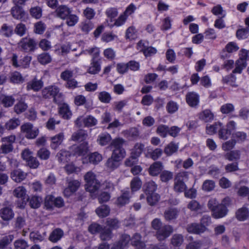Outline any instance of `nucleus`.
Returning a JSON list of instances; mask_svg holds the SVG:
<instances>
[{"label":"nucleus","mask_w":249,"mask_h":249,"mask_svg":"<svg viewBox=\"0 0 249 249\" xmlns=\"http://www.w3.org/2000/svg\"><path fill=\"white\" fill-rule=\"evenodd\" d=\"M87 52L92 56L90 66L87 71L91 74H97L101 71V68L102 61L100 56V50L97 47H92L87 50Z\"/></svg>","instance_id":"1"},{"label":"nucleus","mask_w":249,"mask_h":249,"mask_svg":"<svg viewBox=\"0 0 249 249\" xmlns=\"http://www.w3.org/2000/svg\"><path fill=\"white\" fill-rule=\"evenodd\" d=\"M85 189L87 192L94 193L97 191L100 186V182L96 179L95 175L92 172H87L85 176Z\"/></svg>","instance_id":"2"},{"label":"nucleus","mask_w":249,"mask_h":249,"mask_svg":"<svg viewBox=\"0 0 249 249\" xmlns=\"http://www.w3.org/2000/svg\"><path fill=\"white\" fill-rule=\"evenodd\" d=\"M18 45L20 50L26 53L34 52L38 48L36 41L34 38L27 36L22 38Z\"/></svg>","instance_id":"3"},{"label":"nucleus","mask_w":249,"mask_h":249,"mask_svg":"<svg viewBox=\"0 0 249 249\" xmlns=\"http://www.w3.org/2000/svg\"><path fill=\"white\" fill-rule=\"evenodd\" d=\"M65 205L64 199L61 196L55 197L52 195H47L44 200V207L46 210H52L54 208H61Z\"/></svg>","instance_id":"4"},{"label":"nucleus","mask_w":249,"mask_h":249,"mask_svg":"<svg viewBox=\"0 0 249 249\" xmlns=\"http://www.w3.org/2000/svg\"><path fill=\"white\" fill-rule=\"evenodd\" d=\"M236 128V124L234 121H230L226 125H224L221 123V126L218 129V137L224 140H227L232 135Z\"/></svg>","instance_id":"5"},{"label":"nucleus","mask_w":249,"mask_h":249,"mask_svg":"<svg viewBox=\"0 0 249 249\" xmlns=\"http://www.w3.org/2000/svg\"><path fill=\"white\" fill-rule=\"evenodd\" d=\"M20 130L27 139H34L39 134L38 129L34 128L33 124L30 123H26L22 124Z\"/></svg>","instance_id":"6"},{"label":"nucleus","mask_w":249,"mask_h":249,"mask_svg":"<svg viewBox=\"0 0 249 249\" xmlns=\"http://www.w3.org/2000/svg\"><path fill=\"white\" fill-rule=\"evenodd\" d=\"M89 151V144L84 142L78 145H73L71 148L72 155L77 157L86 156Z\"/></svg>","instance_id":"7"},{"label":"nucleus","mask_w":249,"mask_h":249,"mask_svg":"<svg viewBox=\"0 0 249 249\" xmlns=\"http://www.w3.org/2000/svg\"><path fill=\"white\" fill-rule=\"evenodd\" d=\"M59 92V89L57 87L49 86L45 87L42 90V95L44 99L53 98L54 103L58 104L57 96Z\"/></svg>","instance_id":"8"},{"label":"nucleus","mask_w":249,"mask_h":249,"mask_svg":"<svg viewBox=\"0 0 249 249\" xmlns=\"http://www.w3.org/2000/svg\"><path fill=\"white\" fill-rule=\"evenodd\" d=\"M130 240L129 235L123 233L120 235L119 240L113 244L110 249H124L128 246Z\"/></svg>","instance_id":"9"},{"label":"nucleus","mask_w":249,"mask_h":249,"mask_svg":"<svg viewBox=\"0 0 249 249\" xmlns=\"http://www.w3.org/2000/svg\"><path fill=\"white\" fill-rule=\"evenodd\" d=\"M173 229L172 226L164 225L156 231V236L159 241H161L168 238L173 232Z\"/></svg>","instance_id":"10"},{"label":"nucleus","mask_w":249,"mask_h":249,"mask_svg":"<svg viewBox=\"0 0 249 249\" xmlns=\"http://www.w3.org/2000/svg\"><path fill=\"white\" fill-rule=\"evenodd\" d=\"M80 186V182L77 180L69 181L68 186L64 190V196L66 197L72 196L78 190Z\"/></svg>","instance_id":"11"},{"label":"nucleus","mask_w":249,"mask_h":249,"mask_svg":"<svg viewBox=\"0 0 249 249\" xmlns=\"http://www.w3.org/2000/svg\"><path fill=\"white\" fill-rule=\"evenodd\" d=\"M13 17L16 19L25 21L28 18V14L25 12L23 8L19 5H16L11 10Z\"/></svg>","instance_id":"12"},{"label":"nucleus","mask_w":249,"mask_h":249,"mask_svg":"<svg viewBox=\"0 0 249 249\" xmlns=\"http://www.w3.org/2000/svg\"><path fill=\"white\" fill-rule=\"evenodd\" d=\"M44 86V83L41 79H37L35 77L27 83L26 89L27 90H33L35 92L39 91Z\"/></svg>","instance_id":"13"},{"label":"nucleus","mask_w":249,"mask_h":249,"mask_svg":"<svg viewBox=\"0 0 249 249\" xmlns=\"http://www.w3.org/2000/svg\"><path fill=\"white\" fill-rule=\"evenodd\" d=\"M199 94L195 91L188 92L186 95V103L192 107H196L199 103Z\"/></svg>","instance_id":"14"},{"label":"nucleus","mask_w":249,"mask_h":249,"mask_svg":"<svg viewBox=\"0 0 249 249\" xmlns=\"http://www.w3.org/2000/svg\"><path fill=\"white\" fill-rule=\"evenodd\" d=\"M163 168V165L161 161H155L149 167L148 173L152 177H157L161 174Z\"/></svg>","instance_id":"15"},{"label":"nucleus","mask_w":249,"mask_h":249,"mask_svg":"<svg viewBox=\"0 0 249 249\" xmlns=\"http://www.w3.org/2000/svg\"><path fill=\"white\" fill-rule=\"evenodd\" d=\"M14 215V211L10 206H5L0 209V217L4 221L12 220Z\"/></svg>","instance_id":"16"},{"label":"nucleus","mask_w":249,"mask_h":249,"mask_svg":"<svg viewBox=\"0 0 249 249\" xmlns=\"http://www.w3.org/2000/svg\"><path fill=\"white\" fill-rule=\"evenodd\" d=\"M58 113L62 118L65 120H70L72 116V112L69 105L63 103L58 107Z\"/></svg>","instance_id":"17"},{"label":"nucleus","mask_w":249,"mask_h":249,"mask_svg":"<svg viewBox=\"0 0 249 249\" xmlns=\"http://www.w3.org/2000/svg\"><path fill=\"white\" fill-rule=\"evenodd\" d=\"M131 244L135 249H145L146 245L142 241V236L139 233H135L131 238Z\"/></svg>","instance_id":"18"},{"label":"nucleus","mask_w":249,"mask_h":249,"mask_svg":"<svg viewBox=\"0 0 249 249\" xmlns=\"http://www.w3.org/2000/svg\"><path fill=\"white\" fill-rule=\"evenodd\" d=\"M14 195L18 197L21 198L22 200V204L19 207L20 208H24L26 204V190L23 186H19L16 188L13 192Z\"/></svg>","instance_id":"19"},{"label":"nucleus","mask_w":249,"mask_h":249,"mask_svg":"<svg viewBox=\"0 0 249 249\" xmlns=\"http://www.w3.org/2000/svg\"><path fill=\"white\" fill-rule=\"evenodd\" d=\"M64 231L59 228L54 229L50 233L48 239L52 243H57L64 236Z\"/></svg>","instance_id":"20"},{"label":"nucleus","mask_w":249,"mask_h":249,"mask_svg":"<svg viewBox=\"0 0 249 249\" xmlns=\"http://www.w3.org/2000/svg\"><path fill=\"white\" fill-rule=\"evenodd\" d=\"M187 189L182 176L178 175L175 179L174 190L176 192L181 193Z\"/></svg>","instance_id":"21"},{"label":"nucleus","mask_w":249,"mask_h":249,"mask_svg":"<svg viewBox=\"0 0 249 249\" xmlns=\"http://www.w3.org/2000/svg\"><path fill=\"white\" fill-rule=\"evenodd\" d=\"M15 102V99L12 95L1 94L0 95V104L4 107H12Z\"/></svg>","instance_id":"22"},{"label":"nucleus","mask_w":249,"mask_h":249,"mask_svg":"<svg viewBox=\"0 0 249 249\" xmlns=\"http://www.w3.org/2000/svg\"><path fill=\"white\" fill-rule=\"evenodd\" d=\"M57 16L64 20L72 12L71 9L65 5L59 6L55 10Z\"/></svg>","instance_id":"23"},{"label":"nucleus","mask_w":249,"mask_h":249,"mask_svg":"<svg viewBox=\"0 0 249 249\" xmlns=\"http://www.w3.org/2000/svg\"><path fill=\"white\" fill-rule=\"evenodd\" d=\"M124 135L129 140H137L140 136V132L137 127H131L128 130L124 131Z\"/></svg>","instance_id":"24"},{"label":"nucleus","mask_w":249,"mask_h":249,"mask_svg":"<svg viewBox=\"0 0 249 249\" xmlns=\"http://www.w3.org/2000/svg\"><path fill=\"white\" fill-rule=\"evenodd\" d=\"M228 211V208L225 205L220 204L218 205L217 208H216L215 211H213L212 212V214L213 217L215 218H220L226 216L227 214Z\"/></svg>","instance_id":"25"},{"label":"nucleus","mask_w":249,"mask_h":249,"mask_svg":"<svg viewBox=\"0 0 249 249\" xmlns=\"http://www.w3.org/2000/svg\"><path fill=\"white\" fill-rule=\"evenodd\" d=\"M64 139L63 133H59L51 138V147L52 149L56 150L61 144Z\"/></svg>","instance_id":"26"},{"label":"nucleus","mask_w":249,"mask_h":249,"mask_svg":"<svg viewBox=\"0 0 249 249\" xmlns=\"http://www.w3.org/2000/svg\"><path fill=\"white\" fill-rule=\"evenodd\" d=\"M187 231L189 233L199 234L205 232L204 227L200 226L199 224L193 223L188 225Z\"/></svg>","instance_id":"27"},{"label":"nucleus","mask_w":249,"mask_h":249,"mask_svg":"<svg viewBox=\"0 0 249 249\" xmlns=\"http://www.w3.org/2000/svg\"><path fill=\"white\" fill-rule=\"evenodd\" d=\"M237 219L239 221H244L249 217V210L246 207H242L237 210L235 213Z\"/></svg>","instance_id":"28"},{"label":"nucleus","mask_w":249,"mask_h":249,"mask_svg":"<svg viewBox=\"0 0 249 249\" xmlns=\"http://www.w3.org/2000/svg\"><path fill=\"white\" fill-rule=\"evenodd\" d=\"M129 192L127 191H125L123 192L122 195L117 198L116 204L118 206L120 207L128 204L129 202Z\"/></svg>","instance_id":"29"},{"label":"nucleus","mask_w":249,"mask_h":249,"mask_svg":"<svg viewBox=\"0 0 249 249\" xmlns=\"http://www.w3.org/2000/svg\"><path fill=\"white\" fill-rule=\"evenodd\" d=\"M178 213L177 208H169L164 213V218L167 221L176 219L178 216Z\"/></svg>","instance_id":"30"},{"label":"nucleus","mask_w":249,"mask_h":249,"mask_svg":"<svg viewBox=\"0 0 249 249\" xmlns=\"http://www.w3.org/2000/svg\"><path fill=\"white\" fill-rule=\"evenodd\" d=\"M224 157L230 161H238L241 157V152L238 150H231L225 154Z\"/></svg>","instance_id":"31"},{"label":"nucleus","mask_w":249,"mask_h":249,"mask_svg":"<svg viewBox=\"0 0 249 249\" xmlns=\"http://www.w3.org/2000/svg\"><path fill=\"white\" fill-rule=\"evenodd\" d=\"M111 136L108 133H102L98 136L97 142L101 146H105L111 142Z\"/></svg>","instance_id":"32"},{"label":"nucleus","mask_w":249,"mask_h":249,"mask_svg":"<svg viewBox=\"0 0 249 249\" xmlns=\"http://www.w3.org/2000/svg\"><path fill=\"white\" fill-rule=\"evenodd\" d=\"M88 137L87 134L83 130H80L74 132L71 136V139L74 142H86Z\"/></svg>","instance_id":"33"},{"label":"nucleus","mask_w":249,"mask_h":249,"mask_svg":"<svg viewBox=\"0 0 249 249\" xmlns=\"http://www.w3.org/2000/svg\"><path fill=\"white\" fill-rule=\"evenodd\" d=\"M27 108V104L22 99H20L15 105L14 110L17 114H20L25 111Z\"/></svg>","instance_id":"34"},{"label":"nucleus","mask_w":249,"mask_h":249,"mask_svg":"<svg viewBox=\"0 0 249 249\" xmlns=\"http://www.w3.org/2000/svg\"><path fill=\"white\" fill-rule=\"evenodd\" d=\"M144 145L142 143H136L133 148L131 154V157L138 159L142 153L144 149Z\"/></svg>","instance_id":"35"},{"label":"nucleus","mask_w":249,"mask_h":249,"mask_svg":"<svg viewBox=\"0 0 249 249\" xmlns=\"http://www.w3.org/2000/svg\"><path fill=\"white\" fill-rule=\"evenodd\" d=\"M99 237L103 241L110 240L112 237V231H111V229L103 226V230L100 232Z\"/></svg>","instance_id":"36"},{"label":"nucleus","mask_w":249,"mask_h":249,"mask_svg":"<svg viewBox=\"0 0 249 249\" xmlns=\"http://www.w3.org/2000/svg\"><path fill=\"white\" fill-rule=\"evenodd\" d=\"M95 212L99 217H106L110 213V208L107 205H102L96 209Z\"/></svg>","instance_id":"37"},{"label":"nucleus","mask_w":249,"mask_h":249,"mask_svg":"<svg viewBox=\"0 0 249 249\" xmlns=\"http://www.w3.org/2000/svg\"><path fill=\"white\" fill-rule=\"evenodd\" d=\"M37 59L40 64L45 65L50 63L52 58L48 53L44 52L38 55Z\"/></svg>","instance_id":"38"},{"label":"nucleus","mask_w":249,"mask_h":249,"mask_svg":"<svg viewBox=\"0 0 249 249\" xmlns=\"http://www.w3.org/2000/svg\"><path fill=\"white\" fill-rule=\"evenodd\" d=\"M178 149V145L173 142H171L165 147L164 152L167 156H170L176 152Z\"/></svg>","instance_id":"39"},{"label":"nucleus","mask_w":249,"mask_h":249,"mask_svg":"<svg viewBox=\"0 0 249 249\" xmlns=\"http://www.w3.org/2000/svg\"><path fill=\"white\" fill-rule=\"evenodd\" d=\"M246 133L243 131H236L232 134L231 138L235 143H242L244 142L247 138Z\"/></svg>","instance_id":"40"},{"label":"nucleus","mask_w":249,"mask_h":249,"mask_svg":"<svg viewBox=\"0 0 249 249\" xmlns=\"http://www.w3.org/2000/svg\"><path fill=\"white\" fill-rule=\"evenodd\" d=\"M11 178L17 182H20L25 178L24 172L20 169L14 170L11 173Z\"/></svg>","instance_id":"41"},{"label":"nucleus","mask_w":249,"mask_h":249,"mask_svg":"<svg viewBox=\"0 0 249 249\" xmlns=\"http://www.w3.org/2000/svg\"><path fill=\"white\" fill-rule=\"evenodd\" d=\"M157 189V185L153 181L146 182L144 185V191L145 195L156 193V191Z\"/></svg>","instance_id":"42"},{"label":"nucleus","mask_w":249,"mask_h":249,"mask_svg":"<svg viewBox=\"0 0 249 249\" xmlns=\"http://www.w3.org/2000/svg\"><path fill=\"white\" fill-rule=\"evenodd\" d=\"M221 126V123L220 122H215L213 124L207 125L206 127V132L208 134L212 135L217 132L218 133V129Z\"/></svg>","instance_id":"43"},{"label":"nucleus","mask_w":249,"mask_h":249,"mask_svg":"<svg viewBox=\"0 0 249 249\" xmlns=\"http://www.w3.org/2000/svg\"><path fill=\"white\" fill-rule=\"evenodd\" d=\"M20 121L18 118H13L5 124V127L8 130H13L20 125Z\"/></svg>","instance_id":"44"},{"label":"nucleus","mask_w":249,"mask_h":249,"mask_svg":"<svg viewBox=\"0 0 249 249\" xmlns=\"http://www.w3.org/2000/svg\"><path fill=\"white\" fill-rule=\"evenodd\" d=\"M80 28L82 32L88 34L93 29L94 25L90 20H85L81 23Z\"/></svg>","instance_id":"45"},{"label":"nucleus","mask_w":249,"mask_h":249,"mask_svg":"<svg viewBox=\"0 0 249 249\" xmlns=\"http://www.w3.org/2000/svg\"><path fill=\"white\" fill-rule=\"evenodd\" d=\"M29 199L30 206L33 209H37L40 207L41 205V202L42 200L41 197L37 196H33Z\"/></svg>","instance_id":"46"},{"label":"nucleus","mask_w":249,"mask_h":249,"mask_svg":"<svg viewBox=\"0 0 249 249\" xmlns=\"http://www.w3.org/2000/svg\"><path fill=\"white\" fill-rule=\"evenodd\" d=\"M125 140L121 137H116L112 140L110 142V146L114 149H122L125 143Z\"/></svg>","instance_id":"47"},{"label":"nucleus","mask_w":249,"mask_h":249,"mask_svg":"<svg viewBox=\"0 0 249 249\" xmlns=\"http://www.w3.org/2000/svg\"><path fill=\"white\" fill-rule=\"evenodd\" d=\"M88 160L90 163L96 165L102 160V156L98 152H94L88 155Z\"/></svg>","instance_id":"48"},{"label":"nucleus","mask_w":249,"mask_h":249,"mask_svg":"<svg viewBox=\"0 0 249 249\" xmlns=\"http://www.w3.org/2000/svg\"><path fill=\"white\" fill-rule=\"evenodd\" d=\"M142 185V181L138 177L133 178L130 182V188L133 192H137L139 190Z\"/></svg>","instance_id":"49"},{"label":"nucleus","mask_w":249,"mask_h":249,"mask_svg":"<svg viewBox=\"0 0 249 249\" xmlns=\"http://www.w3.org/2000/svg\"><path fill=\"white\" fill-rule=\"evenodd\" d=\"M71 154L69 151L66 150H61L57 154L58 161L60 162H66L70 160Z\"/></svg>","instance_id":"50"},{"label":"nucleus","mask_w":249,"mask_h":249,"mask_svg":"<svg viewBox=\"0 0 249 249\" xmlns=\"http://www.w3.org/2000/svg\"><path fill=\"white\" fill-rule=\"evenodd\" d=\"M14 236L9 234L3 237L0 239V249H5L13 240Z\"/></svg>","instance_id":"51"},{"label":"nucleus","mask_w":249,"mask_h":249,"mask_svg":"<svg viewBox=\"0 0 249 249\" xmlns=\"http://www.w3.org/2000/svg\"><path fill=\"white\" fill-rule=\"evenodd\" d=\"M24 78L21 74L17 71H15L11 74L10 82L14 84H20L23 83Z\"/></svg>","instance_id":"52"},{"label":"nucleus","mask_w":249,"mask_h":249,"mask_svg":"<svg viewBox=\"0 0 249 249\" xmlns=\"http://www.w3.org/2000/svg\"><path fill=\"white\" fill-rule=\"evenodd\" d=\"M200 118L205 122H210L213 120L214 115L210 110L205 109L201 113Z\"/></svg>","instance_id":"53"},{"label":"nucleus","mask_w":249,"mask_h":249,"mask_svg":"<svg viewBox=\"0 0 249 249\" xmlns=\"http://www.w3.org/2000/svg\"><path fill=\"white\" fill-rule=\"evenodd\" d=\"M249 36V29L242 28L237 30L236 32V37L239 40L245 39Z\"/></svg>","instance_id":"54"},{"label":"nucleus","mask_w":249,"mask_h":249,"mask_svg":"<svg viewBox=\"0 0 249 249\" xmlns=\"http://www.w3.org/2000/svg\"><path fill=\"white\" fill-rule=\"evenodd\" d=\"M146 196L147 203L150 206L156 205L160 198V195L157 193H152L146 195Z\"/></svg>","instance_id":"55"},{"label":"nucleus","mask_w":249,"mask_h":249,"mask_svg":"<svg viewBox=\"0 0 249 249\" xmlns=\"http://www.w3.org/2000/svg\"><path fill=\"white\" fill-rule=\"evenodd\" d=\"M103 226L97 223H92L88 227L89 231L92 234L100 233L103 230Z\"/></svg>","instance_id":"56"},{"label":"nucleus","mask_w":249,"mask_h":249,"mask_svg":"<svg viewBox=\"0 0 249 249\" xmlns=\"http://www.w3.org/2000/svg\"><path fill=\"white\" fill-rule=\"evenodd\" d=\"M105 14L107 17L109 18L110 21L112 22L113 19L118 16V10L116 7H109L107 9Z\"/></svg>","instance_id":"57"},{"label":"nucleus","mask_w":249,"mask_h":249,"mask_svg":"<svg viewBox=\"0 0 249 249\" xmlns=\"http://www.w3.org/2000/svg\"><path fill=\"white\" fill-rule=\"evenodd\" d=\"M15 249H27L29 247L28 242L22 238L16 240L14 242Z\"/></svg>","instance_id":"58"},{"label":"nucleus","mask_w":249,"mask_h":249,"mask_svg":"<svg viewBox=\"0 0 249 249\" xmlns=\"http://www.w3.org/2000/svg\"><path fill=\"white\" fill-rule=\"evenodd\" d=\"M64 20H66V23L68 26L72 27L77 24L79 18L76 15L71 13Z\"/></svg>","instance_id":"59"},{"label":"nucleus","mask_w":249,"mask_h":249,"mask_svg":"<svg viewBox=\"0 0 249 249\" xmlns=\"http://www.w3.org/2000/svg\"><path fill=\"white\" fill-rule=\"evenodd\" d=\"M156 132L161 138H165L168 135L169 126L165 124H160L157 128Z\"/></svg>","instance_id":"60"},{"label":"nucleus","mask_w":249,"mask_h":249,"mask_svg":"<svg viewBox=\"0 0 249 249\" xmlns=\"http://www.w3.org/2000/svg\"><path fill=\"white\" fill-rule=\"evenodd\" d=\"M239 49V47L237 43L233 41L229 42L223 49V52H227L228 53H232L237 52Z\"/></svg>","instance_id":"61"},{"label":"nucleus","mask_w":249,"mask_h":249,"mask_svg":"<svg viewBox=\"0 0 249 249\" xmlns=\"http://www.w3.org/2000/svg\"><path fill=\"white\" fill-rule=\"evenodd\" d=\"M106 223L108 227L107 228L111 229V231L118 229L120 226V222L116 218H108Z\"/></svg>","instance_id":"62"},{"label":"nucleus","mask_w":249,"mask_h":249,"mask_svg":"<svg viewBox=\"0 0 249 249\" xmlns=\"http://www.w3.org/2000/svg\"><path fill=\"white\" fill-rule=\"evenodd\" d=\"M140 52L142 53L144 56L147 58L151 57L157 53V50L152 46H147L144 49H141Z\"/></svg>","instance_id":"63"},{"label":"nucleus","mask_w":249,"mask_h":249,"mask_svg":"<svg viewBox=\"0 0 249 249\" xmlns=\"http://www.w3.org/2000/svg\"><path fill=\"white\" fill-rule=\"evenodd\" d=\"M120 161V160L113 158V156H111V157L108 158L107 160L106 166L109 169L114 170L119 166Z\"/></svg>","instance_id":"64"}]
</instances>
